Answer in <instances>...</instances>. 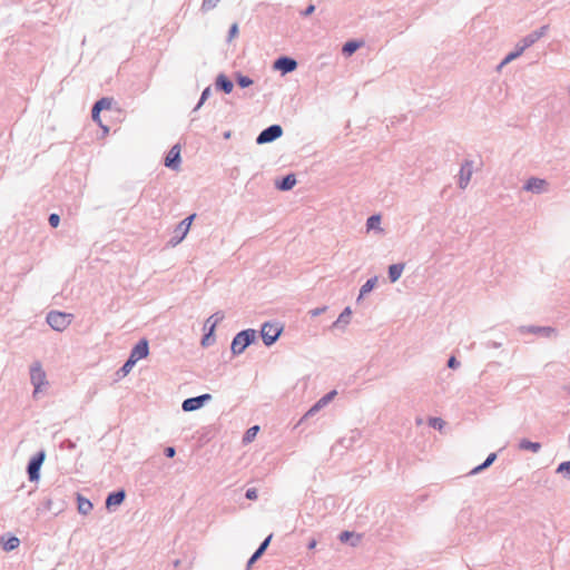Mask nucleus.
Here are the masks:
<instances>
[{"label": "nucleus", "mask_w": 570, "mask_h": 570, "mask_svg": "<svg viewBox=\"0 0 570 570\" xmlns=\"http://www.w3.org/2000/svg\"><path fill=\"white\" fill-rule=\"evenodd\" d=\"M254 331H243L238 333L232 342V351L234 354H240L253 341Z\"/></svg>", "instance_id": "f257e3e1"}, {"label": "nucleus", "mask_w": 570, "mask_h": 570, "mask_svg": "<svg viewBox=\"0 0 570 570\" xmlns=\"http://www.w3.org/2000/svg\"><path fill=\"white\" fill-rule=\"evenodd\" d=\"M47 322L56 331H63L70 324V316L60 312H51L47 316Z\"/></svg>", "instance_id": "f03ea898"}, {"label": "nucleus", "mask_w": 570, "mask_h": 570, "mask_svg": "<svg viewBox=\"0 0 570 570\" xmlns=\"http://www.w3.org/2000/svg\"><path fill=\"white\" fill-rule=\"evenodd\" d=\"M111 104H112V100L111 99H108V98H102L100 99L99 101H97L92 108V118L95 121H97L100 127L105 130V132H108L109 128L102 124L100 117H99V112L101 110H107V111H110L111 110Z\"/></svg>", "instance_id": "7ed1b4c3"}, {"label": "nucleus", "mask_w": 570, "mask_h": 570, "mask_svg": "<svg viewBox=\"0 0 570 570\" xmlns=\"http://www.w3.org/2000/svg\"><path fill=\"white\" fill-rule=\"evenodd\" d=\"M282 328L276 324L266 323L262 327V338L266 345L273 344L279 336Z\"/></svg>", "instance_id": "20e7f679"}, {"label": "nucleus", "mask_w": 570, "mask_h": 570, "mask_svg": "<svg viewBox=\"0 0 570 570\" xmlns=\"http://www.w3.org/2000/svg\"><path fill=\"white\" fill-rule=\"evenodd\" d=\"M283 134V129L278 125H273L265 130H263L259 136L257 137L258 144H266L271 142L277 138H279Z\"/></svg>", "instance_id": "39448f33"}, {"label": "nucleus", "mask_w": 570, "mask_h": 570, "mask_svg": "<svg viewBox=\"0 0 570 570\" xmlns=\"http://www.w3.org/2000/svg\"><path fill=\"white\" fill-rule=\"evenodd\" d=\"M31 382L35 385V394L40 392V387L46 384V373L40 364H35L30 371Z\"/></svg>", "instance_id": "423d86ee"}, {"label": "nucleus", "mask_w": 570, "mask_h": 570, "mask_svg": "<svg viewBox=\"0 0 570 570\" xmlns=\"http://www.w3.org/2000/svg\"><path fill=\"white\" fill-rule=\"evenodd\" d=\"M45 460V453L39 452L36 456H33L28 465V474L30 481H37L39 479V470Z\"/></svg>", "instance_id": "0eeeda50"}, {"label": "nucleus", "mask_w": 570, "mask_h": 570, "mask_svg": "<svg viewBox=\"0 0 570 570\" xmlns=\"http://www.w3.org/2000/svg\"><path fill=\"white\" fill-rule=\"evenodd\" d=\"M149 353L148 342L147 340H141L131 351L129 358L138 362L142 358H146Z\"/></svg>", "instance_id": "6e6552de"}, {"label": "nucleus", "mask_w": 570, "mask_h": 570, "mask_svg": "<svg viewBox=\"0 0 570 570\" xmlns=\"http://www.w3.org/2000/svg\"><path fill=\"white\" fill-rule=\"evenodd\" d=\"M209 394H204L197 397L187 399L183 402V410L186 412L195 411L203 406L206 400H209Z\"/></svg>", "instance_id": "1a4fd4ad"}, {"label": "nucleus", "mask_w": 570, "mask_h": 570, "mask_svg": "<svg viewBox=\"0 0 570 570\" xmlns=\"http://www.w3.org/2000/svg\"><path fill=\"white\" fill-rule=\"evenodd\" d=\"M180 164V147L175 145L166 156L165 166L177 169Z\"/></svg>", "instance_id": "9d476101"}, {"label": "nucleus", "mask_w": 570, "mask_h": 570, "mask_svg": "<svg viewBox=\"0 0 570 570\" xmlns=\"http://www.w3.org/2000/svg\"><path fill=\"white\" fill-rule=\"evenodd\" d=\"M296 67H297L296 61L288 57L278 58L274 62V68L277 70H281L283 73L294 71L296 69Z\"/></svg>", "instance_id": "9b49d317"}, {"label": "nucleus", "mask_w": 570, "mask_h": 570, "mask_svg": "<svg viewBox=\"0 0 570 570\" xmlns=\"http://www.w3.org/2000/svg\"><path fill=\"white\" fill-rule=\"evenodd\" d=\"M125 500V491H117L114 493H110L106 500V507L108 509L119 505Z\"/></svg>", "instance_id": "f8f14e48"}, {"label": "nucleus", "mask_w": 570, "mask_h": 570, "mask_svg": "<svg viewBox=\"0 0 570 570\" xmlns=\"http://www.w3.org/2000/svg\"><path fill=\"white\" fill-rule=\"evenodd\" d=\"M471 175H472L471 164L466 163L462 166L461 171H460L459 184H460L461 188H465L468 186Z\"/></svg>", "instance_id": "ddd939ff"}, {"label": "nucleus", "mask_w": 570, "mask_h": 570, "mask_svg": "<svg viewBox=\"0 0 570 570\" xmlns=\"http://www.w3.org/2000/svg\"><path fill=\"white\" fill-rule=\"evenodd\" d=\"M546 187V181L539 178H531L525 184L524 188L529 191L539 193L542 191Z\"/></svg>", "instance_id": "4468645a"}, {"label": "nucleus", "mask_w": 570, "mask_h": 570, "mask_svg": "<svg viewBox=\"0 0 570 570\" xmlns=\"http://www.w3.org/2000/svg\"><path fill=\"white\" fill-rule=\"evenodd\" d=\"M216 86L226 94H230L234 87L233 82L224 75L217 77Z\"/></svg>", "instance_id": "2eb2a0df"}, {"label": "nucleus", "mask_w": 570, "mask_h": 570, "mask_svg": "<svg viewBox=\"0 0 570 570\" xmlns=\"http://www.w3.org/2000/svg\"><path fill=\"white\" fill-rule=\"evenodd\" d=\"M335 394H336V392L332 391L328 394H326L325 396H323L321 400H318V402L314 406L311 407V410L307 412V414H313L316 411H318L320 409H322L323 406H325L334 397Z\"/></svg>", "instance_id": "dca6fc26"}, {"label": "nucleus", "mask_w": 570, "mask_h": 570, "mask_svg": "<svg viewBox=\"0 0 570 570\" xmlns=\"http://www.w3.org/2000/svg\"><path fill=\"white\" fill-rule=\"evenodd\" d=\"M188 232H189L188 226H184V225L179 224L174 232L175 236L171 240L173 245L179 244L186 237Z\"/></svg>", "instance_id": "f3484780"}, {"label": "nucleus", "mask_w": 570, "mask_h": 570, "mask_svg": "<svg viewBox=\"0 0 570 570\" xmlns=\"http://www.w3.org/2000/svg\"><path fill=\"white\" fill-rule=\"evenodd\" d=\"M403 269H404L403 264L391 265L389 268V276H390L391 282H393V283L396 282L401 277Z\"/></svg>", "instance_id": "a211bd4d"}, {"label": "nucleus", "mask_w": 570, "mask_h": 570, "mask_svg": "<svg viewBox=\"0 0 570 570\" xmlns=\"http://www.w3.org/2000/svg\"><path fill=\"white\" fill-rule=\"evenodd\" d=\"M541 36H542V32L530 35V36L525 37L524 39H522L518 46L521 48V50H525L528 47L533 45Z\"/></svg>", "instance_id": "6ab92c4d"}, {"label": "nucleus", "mask_w": 570, "mask_h": 570, "mask_svg": "<svg viewBox=\"0 0 570 570\" xmlns=\"http://www.w3.org/2000/svg\"><path fill=\"white\" fill-rule=\"evenodd\" d=\"M296 184V178L294 175H287L283 178L282 183L277 185V187L282 190L292 189Z\"/></svg>", "instance_id": "aec40b11"}, {"label": "nucleus", "mask_w": 570, "mask_h": 570, "mask_svg": "<svg viewBox=\"0 0 570 570\" xmlns=\"http://www.w3.org/2000/svg\"><path fill=\"white\" fill-rule=\"evenodd\" d=\"M2 543H3V549L6 551H11L19 547L20 541L17 537H10L7 540H3Z\"/></svg>", "instance_id": "412c9836"}, {"label": "nucleus", "mask_w": 570, "mask_h": 570, "mask_svg": "<svg viewBox=\"0 0 570 570\" xmlns=\"http://www.w3.org/2000/svg\"><path fill=\"white\" fill-rule=\"evenodd\" d=\"M520 449L522 450H530L532 452H538L541 449L540 443L531 442L529 440H522L520 442Z\"/></svg>", "instance_id": "4be33fe9"}, {"label": "nucleus", "mask_w": 570, "mask_h": 570, "mask_svg": "<svg viewBox=\"0 0 570 570\" xmlns=\"http://www.w3.org/2000/svg\"><path fill=\"white\" fill-rule=\"evenodd\" d=\"M377 283V278L376 277H373V278H370L362 287H361V291H360V297H362L363 295L370 293L374 286L376 285Z\"/></svg>", "instance_id": "5701e85b"}, {"label": "nucleus", "mask_w": 570, "mask_h": 570, "mask_svg": "<svg viewBox=\"0 0 570 570\" xmlns=\"http://www.w3.org/2000/svg\"><path fill=\"white\" fill-rule=\"evenodd\" d=\"M92 508V504L90 501L81 498V497H78V510L79 512L86 514L88 513Z\"/></svg>", "instance_id": "b1692460"}, {"label": "nucleus", "mask_w": 570, "mask_h": 570, "mask_svg": "<svg viewBox=\"0 0 570 570\" xmlns=\"http://www.w3.org/2000/svg\"><path fill=\"white\" fill-rule=\"evenodd\" d=\"M352 315V311L350 307H346L341 315L338 316L337 321L334 323V325H338L341 323L347 324L350 322Z\"/></svg>", "instance_id": "393cba45"}, {"label": "nucleus", "mask_w": 570, "mask_h": 570, "mask_svg": "<svg viewBox=\"0 0 570 570\" xmlns=\"http://www.w3.org/2000/svg\"><path fill=\"white\" fill-rule=\"evenodd\" d=\"M258 430H259V428H258V426H253V428L248 429V430H247V432H246V433H245V435H244L243 441H244L245 443H249V442H252V441L255 439V436H256V434H257Z\"/></svg>", "instance_id": "a878e982"}, {"label": "nucleus", "mask_w": 570, "mask_h": 570, "mask_svg": "<svg viewBox=\"0 0 570 570\" xmlns=\"http://www.w3.org/2000/svg\"><path fill=\"white\" fill-rule=\"evenodd\" d=\"M358 48V43L354 41L346 42L343 47V52L347 56L354 53Z\"/></svg>", "instance_id": "bb28decb"}, {"label": "nucleus", "mask_w": 570, "mask_h": 570, "mask_svg": "<svg viewBox=\"0 0 570 570\" xmlns=\"http://www.w3.org/2000/svg\"><path fill=\"white\" fill-rule=\"evenodd\" d=\"M523 51H524V50H521V48H520L519 46H517L515 51H513V52L509 53V55L504 58V60L502 61V65H505V63H508V62L512 61L513 59L518 58L519 56H521V55H522V52H523Z\"/></svg>", "instance_id": "cd10ccee"}, {"label": "nucleus", "mask_w": 570, "mask_h": 570, "mask_svg": "<svg viewBox=\"0 0 570 570\" xmlns=\"http://www.w3.org/2000/svg\"><path fill=\"white\" fill-rule=\"evenodd\" d=\"M236 80L242 88L249 87L253 83V80L249 77L243 75H238Z\"/></svg>", "instance_id": "c85d7f7f"}, {"label": "nucleus", "mask_w": 570, "mask_h": 570, "mask_svg": "<svg viewBox=\"0 0 570 570\" xmlns=\"http://www.w3.org/2000/svg\"><path fill=\"white\" fill-rule=\"evenodd\" d=\"M380 223H381V217L379 215L371 216L367 219V228L368 229L379 228Z\"/></svg>", "instance_id": "c756f323"}, {"label": "nucleus", "mask_w": 570, "mask_h": 570, "mask_svg": "<svg viewBox=\"0 0 570 570\" xmlns=\"http://www.w3.org/2000/svg\"><path fill=\"white\" fill-rule=\"evenodd\" d=\"M497 455L495 453H491L488 459L484 461L483 464L479 465L478 468L474 469V472L476 471H481L485 468H488L494 460H495Z\"/></svg>", "instance_id": "7c9ffc66"}, {"label": "nucleus", "mask_w": 570, "mask_h": 570, "mask_svg": "<svg viewBox=\"0 0 570 570\" xmlns=\"http://www.w3.org/2000/svg\"><path fill=\"white\" fill-rule=\"evenodd\" d=\"M137 362H135L134 360L131 358H128L127 362L124 364V366L121 367V372L124 374V376H126L127 374L130 373L131 368L134 367V365L136 364Z\"/></svg>", "instance_id": "2f4dec72"}, {"label": "nucleus", "mask_w": 570, "mask_h": 570, "mask_svg": "<svg viewBox=\"0 0 570 570\" xmlns=\"http://www.w3.org/2000/svg\"><path fill=\"white\" fill-rule=\"evenodd\" d=\"M220 0H203L202 9L203 10H212L214 9Z\"/></svg>", "instance_id": "473e14b6"}, {"label": "nucleus", "mask_w": 570, "mask_h": 570, "mask_svg": "<svg viewBox=\"0 0 570 570\" xmlns=\"http://www.w3.org/2000/svg\"><path fill=\"white\" fill-rule=\"evenodd\" d=\"M443 424L444 422L439 419V417H432L430 419V425L433 426V428H436V429H442L443 428Z\"/></svg>", "instance_id": "72a5a7b5"}, {"label": "nucleus", "mask_w": 570, "mask_h": 570, "mask_svg": "<svg viewBox=\"0 0 570 570\" xmlns=\"http://www.w3.org/2000/svg\"><path fill=\"white\" fill-rule=\"evenodd\" d=\"M59 222H60V218L57 214H51L50 217H49V224L52 226V227H57L59 225Z\"/></svg>", "instance_id": "f704fd0d"}, {"label": "nucleus", "mask_w": 570, "mask_h": 570, "mask_svg": "<svg viewBox=\"0 0 570 570\" xmlns=\"http://www.w3.org/2000/svg\"><path fill=\"white\" fill-rule=\"evenodd\" d=\"M558 472H560V473L566 472V473L570 474V461L561 463L558 468Z\"/></svg>", "instance_id": "c9c22d12"}, {"label": "nucleus", "mask_w": 570, "mask_h": 570, "mask_svg": "<svg viewBox=\"0 0 570 570\" xmlns=\"http://www.w3.org/2000/svg\"><path fill=\"white\" fill-rule=\"evenodd\" d=\"M246 498L248 500H256L257 499V490L252 488L246 491Z\"/></svg>", "instance_id": "e433bc0d"}, {"label": "nucleus", "mask_w": 570, "mask_h": 570, "mask_svg": "<svg viewBox=\"0 0 570 570\" xmlns=\"http://www.w3.org/2000/svg\"><path fill=\"white\" fill-rule=\"evenodd\" d=\"M238 35V26L234 23L229 30V40L234 39Z\"/></svg>", "instance_id": "4c0bfd02"}, {"label": "nucleus", "mask_w": 570, "mask_h": 570, "mask_svg": "<svg viewBox=\"0 0 570 570\" xmlns=\"http://www.w3.org/2000/svg\"><path fill=\"white\" fill-rule=\"evenodd\" d=\"M195 217H196V215L193 214V215L188 216L187 218H185L180 224L184 226H188V229H189Z\"/></svg>", "instance_id": "58836bf2"}, {"label": "nucleus", "mask_w": 570, "mask_h": 570, "mask_svg": "<svg viewBox=\"0 0 570 570\" xmlns=\"http://www.w3.org/2000/svg\"><path fill=\"white\" fill-rule=\"evenodd\" d=\"M448 366L451 367V368H455L459 366V362L456 361V358L454 356H451L448 361Z\"/></svg>", "instance_id": "ea45409f"}, {"label": "nucleus", "mask_w": 570, "mask_h": 570, "mask_svg": "<svg viewBox=\"0 0 570 570\" xmlns=\"http://www.w3.org/2000/svg\"><path fill=\"white\" fill-rule=\"evenodd\" d=\"M315 10V6L314 4H309L306 10L303 12V16L307 17L309 14H312Z\"/></svg>", "instance_id": "a19ab883"}, {"label": "nucleus", "mask_w": 570, "mask_h": 570, "mask_svg": "<svg viewBox=\"0 0 570 570\" xmlns=\"http://www.w3.org/2000/svg\"><path fill=\"white\" fill-rule=\"evenodd\" d=\"M351 535H352L351 532L345 531V532L341 533L340 539L342 542H346Z\"/></svg>", "instance_id": "79ce46f5"}, {"label": "nucleus", "mask_w": 570, "mask_h": 570, "mask_svg": "<svg viewBox=\"0 0 570 570\" xmlns=\"http://www.w3.org/2000/svg\"><path fill=\"white\" fill-rule=\"evenodd\" d=\"M325 309H326V307L312 309V311H311V315H312V316H317V315H320L322 312H324Z\"/></svg>", "instance_id": "37998d69"}, {"label": "nucleus", "mask_w": 570, "mask_h": 570, "mask_svg": "<svg viewBox=\"0 0 570 570\" xmlns=\"http://www.w3.org/2000/svg\"><path fill=\"white\" fill-rule=\"evenodd\" d=\"M271 539H272V535H268L265 541L261 544V549H264L266 550V548L268 547L269 542H271Z\"/></svg>", "instance_id": "c03bdc74"}, {"label": "nucleus", "mask_w": 570, "mask_h": 570, "mask_svg": "<svg viewBox=\"0 0 570 570\" xmlns=\"http://www.w3.org/2000/svg\"><path fill=\"white\" fill-rule=\"evenodd\" d=\"M165 453L168 458H173L175 455V449L169 446L166 449Z\"/></svg>", "instance_id": "a18cd8bd"}, {"label": "nucleus", "mask_w": 570, "mask_h": 570, "mask_svg": "<svg viewBox=\"0 0 570 570\" xmlns=\"http://www.w3.org/2000/svg\"><path fill=\"white\" fill-rule=\"evenodd\" d=\"M209 95V88H206L203 94H202V98H200V104L204 102V100L208 97Z\"/></svg>", "instance_id": "49530a36"}, {"label": "nucleus", "mask_w": 570, "mask_h": 570, "mask_svg": "<svg viewBox=\"0 0 570 570\" xmlns=\"http://www.w3.org/2000/svg\"><path fill=\"white\" fill-rule=\"evenodd\" d=\"M258 558L259 556L257 553H254L248 561V567H250Z\"/></svg>", "instance_id": "de8ad7c7"}, {"label": "nucleus", "mask_w": 570, "mask_h": 570, "mask_svg": "<svg viewBox=\"0 0 570 570\" xmlns=\"http://www.w3.org/2000/svg\"><path fill=\"white\" fill-rule=\"evenodd\" d=\"M264 549L258 548L255 553H257L259 557L264 553Z\"/></svg>", "instance_id": "09e8293b"}, {"label": "nucleus", "mask_w": 570, "mask_h": 570, "mask_svg": "<svg viewBox=\"0 0 570 570\" xmlns=\"http://www.w3.org/2000/svg\"><path fill=\"white\" fill-rule=\"evenodd\" d=\"M315 546H316V541H315V540H313V541L309 543V546H308V547H309V549H313V548H315Z\"/></svg>", "instance_id": "8fccbe9b"}, {"label": "nucleus", "mask_w": 570, "mask_h": 570, "mask_svg": "<svg viewBox=\"0 0 570 570\" xmlns=\"http://www.w3.org/2000/svg\"><path fill=\"white\" fill-rule=\"evenodd\" d=\"M215 325H216V322H213L212 325H210V333L214 331Z\"/></svg>", "instance_id": "3c124183"}]
</instances>
